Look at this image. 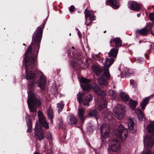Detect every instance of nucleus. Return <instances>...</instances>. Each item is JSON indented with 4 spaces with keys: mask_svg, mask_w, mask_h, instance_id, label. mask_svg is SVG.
I'll list each match as a JSON object with an SVG mask.
<instances>
[{
    "mask_svg": "<svg viewBox=\"0 0 154 154\" xmlns=\"http://www.w3.org/2000/svg\"><path fill=\"white\" fill-rule=\"evenodd\" d=\"M128 6L130 9L135 11H138L140 10L142 8V6L140 4L132 1H130L128 2Z\"/></svg>",
    "mask_w": 154,
    "mask_h": 154,
    "instance_id": "10",
    "label": "nucleus"
},
{
    "mask_svg": "<svg viewBox=\"0 0 154 154\" xmlns=\"http://www.w3.org/2000/svg\"><path fill=\"white\" fill-rule=\"evenodd\" d=\"M144 139V152L143 154H151V151L148 149L152 147L154 144V134Z\"/></svg>",
    "mask_w": 154,
    "mask_h": 154,
    "instance_id": "4",
    "label": "nucleus"
},
{
    "mask_svg": "<svg viewBox=\"0 0 154 154\" xmlns=\"http://www.w3.org/2000/svg\"><path fill=\"white\" fill-rule=\"evenodd\" d=\"M84 94L80 92H79L78 94L77 95V100L80 104L81 103L82 101V98Z\"/></svg>",
    "mask_w": 154,
    "mask_h": 154,
    "instance_id": "36",
    "label": "nucleus"
},
{
    "mask_svg": "<svg viewBox=\"0 0 154 154\" xmlns=\"http://www.w3.org/2000/svg\"><path fill=\"white\" fill-rule=\"evenodd\" d=\"M78 35L79 36V38H82V35H81V34L80 32H78Z\"/></svg>",
    "mask_w": 154,
    "mask_h": 154,
    "instance_id": "44",
    "label": "nucleus"
},
{
    "mask_svg": "<svg viewBox=\"0 0 154 154\" xmlns=\"http://www.w3.org/2000/svg\"><path fill=\"white\" fill-rule=\"evenodd\" d=\"M69 121L68 123L69 124H76L77 123V119L75 116L71 115L69 116Z\"/></svg>",
    "mask_w": 154,
    "mask_h": 154,
    "instance_id": "22",
    "label": "nucleus"
},
{
    "mask_svg": "<svg viewBox=\"0 0 154 154\" xmlns=\"http://www.w3.org/2000/svg\"><path fill=\"white\" fill-rule=\"evenodd\" d=\"M115 43L116 47L120 46L122 45V41L120 39H112L111 41V43Z\"/></svg>",
    "mask_w": 154,
    "mask_h": 154,
    "instance_id": "30",
    "label": "nucleus"
},
{
    "mask_svg": "<svg viewBox=\"0 0 154 154\" xmlns=\"http://www.w3.org/2000/svg\"><path fill=\"white\" fill-rule=\"evenodd\" d=\"M63 124V123L62 122V118H60V120H59V122L57 124V126L59 128H60L62 126Z\"/></svg>",
    "mask_w": 154,
    "mask_h": 154,
    "instance_id": "39",
    "label": "nucleus"
},
{
    "mask_svg": "<svg viewBox=\"0 0 154 154\" xmlns=\"http://www.w3.org/2000/svg\"><path fill=\"white\" fill-rule=\"evenodd\" d=\"M128 131L123 125H121L118 127L116 133V136L122 140L124 141L127 138L128 136Z\"/></svg>",
    "mask_w": 154,
    "mask_h": 154,
    "instance_id": "7",
    "label": "nucleus"
},
{
    "mask_svg": "<svg viewBox=\"0 0 154 154\" xmlns=\"http://www.w3.org/2000/svg\"><path fill=\"white\" fill-rule=\"evenodd\" d=\"M115 38L117 39V38Z\"/></svg>",
    "mask_w": 154,
    "mask_h": 154,
    "instance_id": "48",
    "label": "nucleus"
},
{
    "mask_svg": "<svg viewBox=\"0 0 154 154\" xmlns=\"http://www.w3.org/2000/svg\"><path fill=\"white\" fill-rule=\"evenodd\" d=\"M135 112L137 115L138 118L140 121L143 120L144 118V114L141 111L140 109L137 108L135 110Z\"/></svg>",
    "mask_w": 154,
    "mask_h": 154,
    "instance_id": "24",
    "label": "nucleus"
},
{
    "mask_svg": "<svg viewBox=\"0 0 154 154\" xmlns=\"http://www.w3.org/2000/svg\"><path fill=\"white\" fill-rule=\"evenodd\" d=\"M115 60L114 59L110 58H106L104 64L103 72L104 75L108 78H110V74L109 71V67L112 64Z\"/></svg>",
    "mask_w": 154,
    "mask_h": 154,
    "instance_id": "5",
    "label": "nucleus"
},
{
    "mask_svg": "<svg viewBox=\"0 0 154 154\" xmlns=\"http://www.w3.org/2000/svg\"><path fill=\"white\" fill-rule=\"evenodd\" d=\"M32 42V44H33V43L35 42V45H38V49L39 46L40 40L39 39H33Z\"/></svg>",
    "mask_w": 154,
    "mask_h": 154,
    "instance_id": "38",
    "label": "nucleus"
},
{
    "mask_svg": "<svg viewBox=\"0 0 154 154\" xmlns=\"http://www.w3.org/2000/svg\"><path fill=\"white\" fill-rule=\"evenodd\" d=\"M47 114L48 118L50 119L51 121L52 122V118L53 117V112L51 107L50 106L48 108L47 111Z\"/></svg>",
    "mask_w": 154,
    "mask_h": 154,
    "instance_id": "31",
    "label": "nucleus"
},
{
    "mask_svg": "<svg viewBox=\"0 0 154 154\" xmlns=\"http://www.w3.org/2000/svg\"><path fill=\"white\" fill-rule=\"evenodd\" d=\"M108 93L109 95L111 97L112 99H114L116 95V92L113 90H110L109 91Z\"/></svg>",
    "mask_w": 154,
    "mask_h": 154,
    "instance_id": "35",
    "label": "nucleus"
},
{
    "mask_svg": "<svg viewBox=\"0 0 154 154\" xmlns=\"http://www.w3.org/2000/svg\"><path fill=\"white\" fill-rule=\"evenodd\" d=\"M147 129L149 132L151 133H153L154 132V121H150L149 125L147 127ZM154 134V133H151V134L144 137V139L148 137H150L151 135L153 136V134Z\"/></svg>",
    "mask_w": 154,
    "mask_h": 154,
    "instance_id": "19",
    "label": "nucleus"
},
{
    "mask_svg": "<svg viewBox=\"0 0 154 154\" xmlns=\"http://www.w3.org/2000/svg\"><path fill=\"white\" fill-rule=\"evenodd\" d=\"M32 48L29 47L25 54L26 55L24 58L23 63L25 64L26 69V79L29 80L28 84V88L30 89L33 88L35 83L38 84V86L41 89L44 90L46 86V81L44 75L40 77V79L36 81L37 76L33 71L30 69L29 67L31 69L33 68L36 64L37 58L32 55Z\"/></svg>",
    "mask_w": 154,
    "mask_h": 154,
    "instance_id": "1",
    "label": "nucleus"
},
{
    "mask_svg": "<svg viewBox=\"0 0 154 154\" xmlns=\"http://www.w3.org/2000/svg\"><path fill=\"white\" fill-rule=\"evenodd\" d=\"M92 99V97L91 94H89L87 96L85 97L83 100V104L84 105L89 106L88 103Z\"/></svg>",
    "mask_w": 154,
    "mask_h": 154,
    "instance_id": "23",
    "label": "nucleus"
},
{
    "mask_svg": "<svg viewBox=\"0 0 154 154\" xmlns=\"http://www.w3.org/2000/svg\"><path fill=\"white\" fill-rule=\"evenodd\" d=\"M28 91V99L27 102L29 109L32 116H35L36 115V105L39 107L41 106V103L40 100L36 99L35 94L33 93L31 90Z\"/></svg>",
    "mask_w": 154,
    "mask_h": 154,
    "instance_id": "2",
    "label": "nucleus"
},
{
    "mask_svg": "<svg viewBox=\"0 0 154 154\" xmlns=\"http://www.w3.org/2000/svg\"><path fill=\"white\" fill-rule=\"evenodd\" d=\"M150 98L149 97L144 98L140 104V106L143 110H144L146 106L148 103V102Z\"/></svg>",
    "mask_w": 154,
    "mask_h": 154,
    "instance_id": "25",
    "label": "nucleus"
},
{
    "mask_svg": "<svg viewBox=\"0 0 154 154\" xmlns=\"http://www.w3.org/2000/svg\"><path fill=\"white\" fill-rule=\"evenodd\" d=\"M119 49L117 48H113L108 53L109 57H112V58H116L118 54Z\"/></svg>",
    "mask_w": 154,
    "mask_h": 154,
    "instance_id": "18",
    "label": "nucleus"
},
{
    "mask_svg": "<svg viewBox=\"0 0 154 154\" xmlns=\"http://www.w3.org/2000/svg\"><path fill=\"white\" fill-rule=\"evenodd\" d=\"M125 108L121 104H118L114 109V112L117 118L121 120L125 116Z\"/></svg>",
    "mask_w": 154,
    "mask_h": 154,
    "instance_id": "6",
    "label": "nucleus"
},
{
    "mask_svg": "<svg viewBox=\"0 0 154 154\" xmlns=\"http://www.w3.org/2000/svg\"><path fill=\"white\" fill-rule=\"evenodd\" d=\"M103 116H104V117L107 119L109 120L111 119H112V114L109 113H107L106 114H103Z\"/></svg>",
    "mask_w": 154,
    "mask_h": 154,
    "instance_id": "37",
    "label": "nucleus"
},
{
    "mask_svg": "<svg viewBox=\"0 0 154 154\" xmlns=\"http://www.w3.org/2000/svg\"><path fill=\"white\" fill-rule=\"evenodd\" d=\"M69 35H71V33H70L69 34Z\"/></svg>",
    "mask_w": 154,
    "mask_h": 154,
    "instance_id": "50",
    "label": "nucleus"
},
{
    "mask_svg": "<svg viewBox=\"0 0 154 154\" xmlns=\"http://www.w3.org/2000/svg\"><path fill=\"white\" fill-rule=\"evenodd\" d=\"M97 113L96 109H94L90 112L88 114L89 116L96 118L97 119Z\"/></svg>",
    "mask_w": 154,
    "mask_h": 154,
    "instance_id": "33",
    "label": "nucleus"
},
{
    "mask_svg": "<svg viewBox=\"0 0 154 154\" xmlns=\"http://www.w3.org/2000/svg\"><path fill=\"white\" fill-rule=\"evenodd\" d=\"M72 48H74L73 47H72Z\"/></svg>",
    "mask_w": 154,
    "mask_h": 154,
    "instance_id": "49",
    "label": "nucleus"
},
{
    "mask_svg": "<svg viewBox=\"0 0 154 154\" xmlns=\"http://www.w3.org/2000/svg\"><path fill=\"white\" fill-rule=\"evenodd\" d=\"M85 112V109L82 108H79L78 109V114L81 120L83 121L84 120V114Z\"/></svg>",
    "mask_w": 154,
    "mask_h": 154,
    "instance_id": "27",
    "label": "nucleus"
},
{
    "mask_svg": "<svg viewBox=\"0 0 154 154\" xmlns=\"http://www.w3.org/2000/svg\"><path fill=\"white\" fill-rule=\"evenodd\" d=\"M120 96L122 99L125 101H127L129 99V96L125 93L122 92L120 94Z\"/></svg>",
    "mask_w": 154,
    "mask_h": 154,
    "instance_id": "29",
    "label": "nucleus"
},
{
    "mask_svg": "<svg viewBox=\"0 0 154 154\" xmlns=\"http://www.w3.org/2000/svg\"><path fill=\"white\" fill-rule=\"evenodd\" d=\"M106 4L110 5L115 9L118 8L119 7V4L116 0H108L106 2Z\"/></svg>",
    "mask_w": 154,
    "mask_h": 154,
    "instance_id": "17",
    "label": "nucleus"
},
{
    "mask_svg": "<svg viewBox=\"0 0 154 154\" xmlns=\"http://www.w3.org/2000/svg\"><path fill=\"white\" fill-rule=\"evenodd\" d=\"M34 130L35 134L36 136V139L39 140H42L44 137L43 131L41 126L37 122L36 123Z\"/></svg>",
    "mask_w": 154,
    "mask_h": 154,
    "instance_id": "9",
    "label": "nucleus"
},
{
    "mask_svg": "<svg viewBox=\"0 0 154 154\" xmlns=\"http://www.w3.org/2000/svg\"><path fill=\"white\" fill-rule=\"evenodd\" d=\"M44 28V25H41L37 27L36 30L33 34V37L34 38H42V31Z\"/></svg>",
    "mask_w": 154,
    "mask_h": 154,
    "instance_id": "14",
    "label": "nucleus"
},
{
    "mask_svg": "<svg viewBox=\"0 0 154 154\" xmlns=\"http://www.w3.org/2000/svg\"><path fill=\"white\" fill-rule=\"evenodd\" d=\"M106 32V30H105V31H104V32H104V33H105V32Z\"/></svg>",
    "mask_w": 154,
    "mask_h": 154,
    "instance_id": "46",
    "label": "nucleus"
},
{
    "mask_svg": "<svg viewBox=\"0 0 154 154\" xmlns=\"http://www.w3.org/2000/svg\"><path fill=\"white\" fill-rule=\"evenodd\" d=\"M48 138L49 140H51L52 139L51 134H49L47 135Z\"/></svg>",
    "mask_w": 154,
    "mask_h": 154,
    "instance_id": "43",
    "label": "nucleus"
},
{
    "mask_svg": "<svg viewBox=\"0 0 154 154\" xmlns=\"http://www.w3.org/2000/svg\"><path fill=\"white\" fill-rule=\"evenodd\" d=\"M95 106L99 110H101L107 106L106 100L103 98L100 99V101L98 100L96 102Z\"/></svg>",
    "mask_w": 154,
    "mask_h": 154,
    "instance_id": "13",
    "label": "nucleus"
},
{
    "mask_svg": "<svg viewBox=\"0 0 154 154\" xmlns=\"http://www.w3.org/2000/svg\"><path fill=\"white\" fill-rule=\"evenodd\" d=\"M38 116L41 125L45 128H48L49 126L45 120V118L43 113L40 110L38 112Z\"/></svg>",
    "mask_w": 154,
    "mask_h": 154,
    "instance_id": "12",
    "label": "nucleus"
},
{
    "mask_svg": "<svg viewBox=\"0 0 154 154\" xmlns=\"http://www.w3.org/2000/svg\"><path fill=\"white\" fill-rule=\"evenodd\" d=\"M75 9V7L73 5H72L70 6V8H69V11L70 12H73Z\"/></svg>",
    "mask_w": 154,
    "mask_h": 154,
    "instance_id": "41",
    "label": "nucleus"
},
{
    "mask_svg": "<svg viewBox=\"0 0 154 154\" xmlns=\"http://www.w3.org/2000/svg\"><path fill=\"white\" fill-rule=\"evenodd\" d=\"M148 30L145 27L141 29L138 30L137 31V32L138 33L143 36L146 35L148 34Z\"/></svg>",
    "mask_w": 154,
    "mask_h": 154,
    "instance_id": "28",
    "label": "nucleus"
},
{
    "mask_svg": "<svg viewBox=\"0 0 154 154\" xmlns=\"http://www.w3.org/2000/svg\"><path fill=\"white\" fill-rule=\"evenodd\" d=\"M151 154H154V151L151 153Z\"/></svg>",
    "mask_w": 154,
    "mask_h": 154,
    "instance_id": "47",
    "label": "nucleus"
},
{
    "mask_svg": "<svg viewBox=\"0 0 154 154\" xmlns=\"http://www.w3.org/2000/svg\"><path fill=\"white\" fill-rule=\"evenodd\" d=\"M140 14H137V16L138 17H140Z\"/></svg>",
    "mask_w": 154,
    "mask_h": 154,
    "instance_id": "45",
    "label": "nucleus"
},
{
    "mask_svg": "<svg viewBox=\"0 0 154 154\" xmlns=\"http://www.w3.org/2000/svg\"><path fill=\"white\" fill-rule=\"evenodd\" d=\"M100 131L102 134L104 133L103 137L106 139L109 136L110 131V128L109 124H106L101 126L100 127Z\"/></svg>",
    "mask_w": 154,
    "mask_h": 154,
    "instance_id": "11",
    "label": "nucleus"
},
{
    "mask_svg": "<svg viewBox=\"0 0 154 154\" xmlns=\"http://www.w3.org/2000/svg\"><path fill=\"white\" fill-rule=\"evenodd\" d=\"M91 69L96 75H98L100 74L101 72H103V69H102L99 68L96 65L92 66L91 67Z\"/></svg>",
    "mask_w": 154,
    "mask_h": 154,
    "instance_id": "21",
    "label": "nucleus"
},
{
    "mask_svg": "<svg viewBox=\"0 0 154 154\" xmlns=\"http://www.w3.org/2000/svg\"><path fill=\"white\" fill-rule=\"evenodd\" d=\"M149 17L151 20H154V14L151 13L149 15Z\"/></svg>",
    "mask_w": 154,
    "mask_h": 154,
    "instance_id": "40",
    "label": "nucleus"
},
{
    "mask_svg": "<svg viewBox=\"0 0 154 154\" xmlns=\"http://www.w3.org/2000/svg\"><path fill=\"white\" fill-rule=\"evenodd\" d=\"M85 18L86 19V21L85 22V24L87 25L90 26L92 25L91 21H90L89 23H87V20L88 17H89V20L91 21H92L95 20V17L93 15L92 13L90 11H88L87 9H86L85 11Z\"/></svg>",
    "mask_w": 154,
    "mask_h": 154,
    "instance_id": "15",
    "label": "nucleus"
},
{
    "mask_svg": "<svg viewBox=\"0 0 154 154\" xmlns=\"http://www.w3.org/2000/svg\"><path fill=\"white\" fill-rule=\"evenodd\" d=\"M137 105V102L135 100H131L129 101V105L132 109H134Z\"/></svg>",
    "mask_w": 154,
    "mask_h": 154,
    "instance_id": "32",
    "label": "nucleus"
},
{
    "mask_svg": "<svg viewBox=\"0 0 154 154\" xmlns=\"http://www.w3.org/2000/svg\"><path fill=\"white\" fill-rule=\"evenodd\" d=\"M130 83L131 85H132L134 87L135 86V82L134 80H130Z\"/></svg>",
    "mask_w": 154,
    "mask_h": 154,
    "instance_id": "42",
    "label": "nucleus"
},
{
    "mask_svg": "<svg viewBox=\"0 0 154 154\" xmlns=\"http://www.w3.org/2000/svg\"><path fill=\"white\" fill-rule=\"evenodd\" d=\"M104 78H106L107 79H108L105 75H104V73H103L102 74V76L98 79V80L99 84L101 85L102 87L103 88L106 87L108 85L107 82Z\"/></svg>",
    "mask_w": 154,
    "mask_h": 154,
    "instance_id": "16",
    "label": "nucleus"
},
{
    "mask_svg": "<svg viewBox=\"0 0 154 154\" xmlns=\"http://www.w3.org/2000/svg\"><path fill=\"white\" fill-rule=\"evenodd\" d=\"M91 80L85 78H82L80 79V81L84 84L81 85L83 89L84 90H89L92 88L96 94L98 96L104 97L106 96V93L105 91H102L100 89L98 85L94 83L92 86H90L89 84Z\"/></svg>",
    "mask_w": 154,
    "mask_h": 154,
    "instance_id": "3",
    "label": "nucleus"
},
{
    "mask_svg": "<svg viewBox=\"0 0 154 154\" xmlns=\"http://www.w3.org/2000/svg\"><path fill=\"white\" fill-rule=\"evenodd\" d=\"M64 106V103L63 101H62L60 102L57 104V107L58 108V112L59 113L63 109Z\"/></svg>",
    "mask_w": 154,
    "mask_h": 154,
    "instance_id": "34",
    "label": "nucleus"
},
{
    "mask_svg": "<svg viewBox=\"0 0 154 154\" xmlns=\"http://www.w3.org/2000/svg\"><path fill=\"white\" fill-rule=\"evenodd\" d=\"M120 148V142L117 140H113L110 141L108 150V151L116 152L118 151Z\"/></svg>",
    "mask_w": 154,
    "mask_h": 154,
    "instance_id": "8",
    "label": "nucleus"
},
{
    "mask_svg": "<svg viewBox=\"0 0 154 154\" xmlns=\"http://www.w3.org/2000/svg\"><path fill=\"white\" fill-rule=\"evenodd\" d=\"M128 128H129L131 133H133L135 132L136 129L134 126V122L131 119L128 120Z\"/></svg>",
    "mask_w": 154,
    "mask_h": 154,
    "instance_id": "20",
    "label": "nucleus"
},
{
    "mask_svg": "<svg viewBox=\"0 0 154 154\" xmlns=\"http://www.w3.org/2000/svg\"><path fill=\"white\" fill-rule=\"evenodd\" d=\"M26 119L27 126L28 127L27 131L29 132H30L31 131V129L32 128V121L30 119V117L29 116L26 117Z\"/></svg>",
    "mask_w": 154,
    "mask_h": 154,
    "instance_id": "26",
    "label": "nucleus"
}]
</instances>
